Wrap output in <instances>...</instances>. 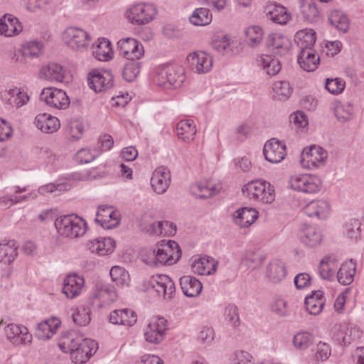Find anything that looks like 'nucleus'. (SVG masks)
Segmentation results:
<instances>
[{
	"mask_svg": "<svg viewBox=\"0 0 364 364\" xmlns=\"http://www.w3.org/2000/svg\"><path fill=\"white\" fill-rule=\"evenodd\" d=\"M185 69L179 65H162L155 69L154 82L166 89L180 87L185 81Z\"/></svg>",
	"mask_w": 364,
	"mask_h": 364,
	"instance_id": "nucleus-1",
	"label": "nucleus"
},
{
	"mask_svg": "<svg viewBox=\"0 0 364 364\" xmlns=\"http://www.w3.org/2000/svg\"><path fill=\"white\" fill-rule=\"evenodd\" d=\"M162 242L156 251L155 250L149 251L147 258L143 256L142 260L144 263L150 266L171 265L180 259L181 251L177 242L171 240L166 242L162 241Z\"/></svg>",
	"mask_w": 364,
	"mask_h": 364,
	"instance_id": "nucleus-2",
	"label": "nucleus"
},
{
	"mask_svg": "<svg viewBox=\"0 0 364 364\" xmlns=\"http://www.w3.org/2000/svg\"><path fill=\"white\" fill-rule=\"evenodd\" d=\"M55 227L59 235L75 239L83 236L87 230V223L76 215H66L55 220Z\"/></svg>",
	"mask_w": 364,
	"mask_h": 364,
	"instance_id": "nucleus-3",
	"label": "nucleus"
},
{
	"mask_svg": "<svg viewBox=\"0 0 364 364\" xmlns=\"http://www.w3.org/2000/svg\"><path fill=\"white\" fill-rule=\"evenodd\" d=\"M289 187L298 192L313 194L321 190V181L315 175L295 174L290 177Z\"/></svg>",
	"mask_w": 364,
	"mask_h": 364,
	"instance_id": "nucleus-4",
	"label": "nucleus"
},
{
	"mask_svg": "<svg viewBox=\"0 0 364 364\" xmlns=\"http://www.w3.org/2000/svg\"><path fill=\"white\" fill-rule=\"evenodd\" d=\"M63 39L68 48L77 52L87 50L90 42L89 34L84 30L76 27L66 28L63 33Z\"/></svg>",
	"mask_w": 364,
	"mask_h": 364,
	"instance_id": "nucleus-5",
	"label": "nucleus"
},
{
	"mask_svg": "<svg viewBox=\"0 0 364 364\" xmlns=\"http://www.w3.org/2000/svg\"><path fill=\"white\" fill-rule=\"evenodd\" d=\"M265 187H269V183L262 180H255L247 183L242 189L243 193L257 201L264 204L272 203L275 199L274 189H267V196H262V191L265 190Z\"/></svg>",
	"mask_w": 364,
	"mask_h": 364,
	"instance_id": "nucleus-6",
	"label": "nucleus"
},
{
	"mask_svg": "<svg viewBox=\"0 0 364 364\" xmlns=\"http://www.w3.org/2000/svg\"><path fill=\"white\" fill-rule=\"evenodd\" d=\"M166 330V319L163 317H153L145 329V340L150 343H160L165 339Z\"/></svg>",
	"mask_w": 364,
	"mask_h": 364,
	"instance_id": "nucleus-7",
	"label": "nucleus"
},
{
	"mask_svg": "<svg viewBox=\"0 0 364 364\" xmlns=\"http://www.w3.org/2000/svg\"><path fill=\"white\" fill-rule=\"evenodd\" d=\"M40 100L48 105L58 109H65L70 105V99L63 90L53 87L43 89Z\"/></svg>",
	"mask_w": 364,
	"mask_h": 364,
	"instance_id": "nucleus-8",
	"label": "nucleus"
},
{
	"mask_svg": "<svg viewBox=\"0 0 364 364\" xmlns=\"http://www.w3.org/2000/svg\"><path fill=\"white\" fill-rule=\"evenodd\" d=\"M328 157V153L322 147L313 145L305 148L301 154V164L309 168L323 166Z\"/></svg>",
	"mask_w": 364,
	"mask_h": 364,
	"instance_id": "nucleus-9",
	"label": "nucleus"
},
{
	"mask_svg": "<svg viewBox=\"0 0 364 364\" xmlns=\"http://www.w3.org/2000/svg\"><path fill=\"white\" fill-rule=\"evenodd\" d=\"M287 147L284 141L276 138L269 139L264 144L263 154L267 161L272 164H278L287 156Z\"/></svg>",
	"mask_w": 364,
	"mask_h": 364,
	"instance_id": "nucleus-10",
	"label": "nucleus"
},
{
	"mask_svg": "<svg viewBox=\"0 0 364 364\" xmlns=\"http://www.w3.org/2000/svg\"><path fill=\"white\" fill-rule=\"evenodd\" d=\"M90 87L95 92H103L113 86V75L107 70H92L88 77Z\"/></svg>",
	"mask_w": 364,
	"mask_h": 364,
	"instance_id": "nucleus-11",
	"label": "nucleus"
},
{
	"mask_svg": "<svg viewBox=\"0 0 364 364\" xmlns=\"http://www.w3.org/2000/svg\"><path fill=\"white\" fill-rule=\"evenodd\" d=\"M149 284L164 299H171L176 291L175 283L167 275L158 274L153 276L149 281Z\"/></svg>",
	"mask_w": 364,
	"mask_h": 364,
	"instance_id": "nucleus-12",
	"label": "nucleus"
},
{
	"mask_svg": "<svg viewBox=\"0 0 364 364\" xmlns=\"http://www.w3.org/2000/svg\"><path fill=\"white\" fill-rule=\"evenodd\" d=\"M155 14V9L151 6L138 4L130 9L127 18L133 24L144 25L152 21Z\"/></svg>",
	"mask_w": 364,
	"mask_h": 364,
	"instance_id": "nucleus-13",
	"label": "nucleus"
},
{
	"mask_svg": "<svg viewBox=\"0 0 364 364\" xmlns=\"http://www.w3.org/2000/svg\"><path fill=\"white\" fill-rule=\"evenodd\" d=\"M97 343L90 338H82L80 341L77 348L70 353L73 361L75 363L82 364L85 363L97 351Z\"/></svg>",
	"mask_w": 364,
	"mask_h": 364,
	"instance_id": "nucleus-14",
	"label": "nucleus"
},
{
	"mask_svg": "<svg viewBox=\"0 0 364 364\" xmlns=\"http://www.w3.org/2000/svg\"><path fill=\"white\" fill-rule=\"evenodd\" d=\"M119 213L114 210L112 207L100 205L96 214L95 222L105 229H112L119 223Z\"/></svg>",
	"mask_w": 364,
	"mask_h": 364,
	"instance_id": "nucleus-15",
	"label": "nucleus"
},
{
	"mask_svg": "<svg viewBox=\"0 0 364 364\" xmlns=\"http://www.w3.org/2000/svg\"><path fill=\"white\" fill-rule=\"evenodd\" d=\"M190 68L194 72L201 74L209 72L213 66V59L202 51L193 52L187 56Z\"/></svg>",
	"mask_w": 364,
	"mask_h": 364,
	"instance_id": "nucleus-16",
	"label": "nucleus"
},
{
	"mask_svg": "<svg viewBox=\"0 0 364 364\" xmlns=\"http://www.w3.org/2000/svg\"><path fill=\"white\" fill-rule=\"evenodd\" d=\"M120 55L129 59H140L144 55V50L142 45L136 39L127 38L117 43Z\"/></svg>",
	"mask_w": 364,
	"mask_h": 364,
	"instance_id": "nucleus-17",
	"label": "nucleus"
},
{
	"mask_svg": "<svg viewBox=\"0 0 364 364\" xmlns=\"http://www.w3.org/2000/svg\"><path fill=\"white\" fill-rule=\"evenodd\" d=\"M171 182V172L164 166L158 167L153 173L151 184L154 191L158 194L165 193Z\"/></svg>",
	"mask_w": 364,
	"mask_h": 364,
	"instance_id": "nucleus-18",
	"label": "nucleus"
},
{
	"mask_svg": "<svg viewBox=\"0 0 364 364\" xmlns=\"http://www.w3.org/2000/svg\"><path fill=\"white\" fill-rule=\"evenodd\" d=\"M6 337L14 344L30 343L32 336L23 326L10 323L5 327Z\"/></svg>",
	"mask_w": 364,
	"mask_h": 364,
	"instance_id": "nucleus-19",
	"label": "nucleus"
},
{
	"mask_svg": "<svg viewBox=\"0 0 364 364\" xmlns=\"http://www.w3.org/2000/svg\"><path fill=\"white\" fill-rule=\"evenodd\" d=\"M137 320L136 313L129 309H116L110 312L109 321L115 325L133 326Z\"/></svg>",
	"mask_w": 364,
	"mask_h": 364,
	"instance_id": "nucleus-20",
	"label": "nucleus"
},
{
	"mask_svg": "<svg viewBox=\"0 0 364 364\" xmlns=\"http://www.w3.org/2000/svg\"><path fill=\"white\" fill-rule=\"evenodd\" d=\"M84 285V279L77 274L68 275L63 282V293L68 298L73 299L77 296L81 291Z\"/></svg>",
	"mask_w": 364,
	"mask_h": 364,
	"instance_id": "nucleus-21",
	"label": "nucleus"
},
{
	"mask_svg": "<svg viewBox=\"0 0 364 364\" xmlns=\"http://www.w3.org/2000/svg\"><path fill=\"white\" fill-rule=\"evenodd\" d=\"M34 124L44 133H53L60 128L58 119L47 113L38 114L35 118Z\"/></svg>",
	"mask_w": 364,
	"mask_h": 364,
	"instance_id": "nucleus-22",
	"label": "nucleus"
},
{
	"mask_svg": "<svg viewBox=\"0 0 364 364\" xmlns=\"http://www.w3.org/2000/svg\"><path fill=\"white\" fill-rule=\"evenodd\" d=\"M60 324V321L56 318L45 320L36 326V336L40 340H48L55 333Z\"/></svg>",
	"mask_w": 364,
	"mask_h": 364,
	"instance_id": "nucleus-23",
	"label": "nucleus"
},
{
	"mask_svg": "<svg viewBox=\"0 0 364 364\" xmlns=\"http://www.w3.org/2000/svg\"><path fill=\"white\" fill-rule=\"evenodd\" d=\"M300 67L305 71H314L320 62V58L316 55L314 49L299 50L297 59Z\"/></svg>",
	"mask_w": 364,
	"mask_h": 364,
	"instance_id": "nucleus-24",
	"label": "nucleus"
},
{
	"mask_svg": "<svg viewBox=\"0 0 364 364\" xmlns=\"http://www.w3.org/2000/svg\"><path fill=\"white\" fill-rule=\"evenodd\" d=\"M303 211L309 217L324 219L329 213V205L325 200H311L304 206Z\"/></svg>",
	"mask_w": 364,
	"mask_h": 364,
	"instance_id": "nucleus-25",
	"label": "nucleus"
},
{
	"mask_svg": "<svg viewBox=\"0 0 364 364\" xmlns=\"http://www.w3.org/2000/svg\"><path fill=\"white\" fill-rule=\"evenodd\" d=\"M325 300L321 291H314L311 294L306 296L304 301L306 310L311 315H318L323 307Z\"/></svg>",
	"mask_w": 364,
	"mask_h": 364,
	"instance_id": "nucleus-26",
	"label": "nucleus"
},
{
	"mask_svg": "<svg viewBox=\"0 0 364 364\" xmlns=\"http://www.w3.org/2000/svg\"><path fill=\"white\" fill-rule=\"evenodd\" d=\"M180 285L183 293L188 297L198 296L203 289L201 282L196 278L190 275L181 277Z\"/></svg>",
	"mask_w": 364,
	"mask_h": 364,
	"instance_id": "nucleus-27",
	"label": "nucleus"
},
{
	"mask_svg": "<svg viewBox=\"0 0 364 364\" xmlns=\"http://www.w3.org/2000/svg\"><path fill=\"white\" fill-rule=\"evenodd\" d=\"M22 30L18 19L11 14H5L0 19V33L5 36L18 34Z\"/></svg>",
	"mask_w": 364,
	"mask_h": 364,
	"instance_id": "nucleus-28",
	"label": "nucleus"
},
{
	"mask_svg": "<svg viewBox=\"0 0 364 364\" xmlns=\"http://www.w3.org/2000/svg\"><path fill=\"white\" fill-rule=\"evenodd\" d=\"M316 40V32L313 29L300 30L294 36V42L299 50L314 49Z\"/></svg>",
	"mask_w": 364,
	"mask_h": 364,
	"instance_id": "nucleus-29",
	"label": "nucleus"
},
{
	"mask_svg": "<svg viewBox=\"0 0 364 364\" xmlns=\"http://www.w3.org/2000/svg\"><path fill=\"white\" fill-rule=\"evenodd\" d=\"M65 73V70L62 65L52 63L41 68L40 75L46 80L61 82L64 80Z\"/></svg>",
	"mask_w": 364,
	"mask_h": 364,
	"instance_id": "nucleus-30",
	"label": "nucleus"
},
{
	"mask_svg": "<svg viewBox=\"0 0 364 364\" xmlns=\"http://www.w3.org/2000/svg\"><path fill=\"white\" fill-rule=\"evenodd\" d=\"M197 132L194 122L190 119L181 120L176 125L178 136L186 143H191Z\"/></svg>",
	"mask_w": 364,
	"mask_h": 364,
	"instance_id": "nucleus-31",
	"label": "nucleus"
},
{
	"mask_svg": "<svg viewBox=\"0 0 364 364\" xmlns=\"http://www.w3.org/2000/svg\"><path fill=\"white\" fill-rule=\"evenodd\" d=\"M356 269V262L353 259L343 263L338 271V282L343 285H348L353 281Z\"/></svg>",
	"mask_w": 364,
	"mask_h": 364,
	"instance_id": "nucleus-32",
	"label": "nucleus"
},
{
	"mask_svg": "<svg viewBox=\"0 0 364 364\" xmlns=\"http://www.w3.org/2000/svg\"><path fill=\"white\" fill-rule=\"evenodd\" d=\"M234 217L236 224L241 228H247L257 218L258 213L255 208L245 207L237 210Z\"/></svg>",
	"mask_w": 364,
	"mask_h": 364,
	"instance_id": "nucleus-33",
	"label": "nucleus"
},
{
	"mask_svg": "<svg viewBox=\"0 0 364 364\" xmlns=\"http://www.w3.org/2000/svg\"><path fill=\"white\" fill-rule=\"evenodd\" d=\"M267 16L273 22L279 24H286L291 16L286 8L279 4H271L266 8Z\"/></svg>",
	"mask_w": 364,
	"mask_h": 364,
	"instance_id": "nucleus-34",
	"label": "nucleus"
},
{
	"mask_svg": "<svg viewBox=\"0 0 364 364\" xmlns=\"http://www.w3.org/2000/svg\"><path fill=\"white\" fill-rule=\"evenodd\" d=\"M89 250L99 255H106L112 252L114 248V241L110 237H103L90 241L87 244Z\"/></svg>",
	"mask_w": 364,
	"mask_h": 364,
	"instance_id": "nucleus-35",
	"label": "nucleus"
},
{
	"mask_svg": "<svg viewBox=\"0 0 364 364\" xmlns=\"http://www.w3.org/2000/svg\"><path fill=\"white\" fill-rule=\"evenodd\" d=\"M327 2L328 0H319ZM300 10L304 19L307 22H315L319 18L320 11L314 0H301Z\"/></svg>",
	"mask_w": 364,
	"mask_h": 364,
	"instance_id": "nucleus-36",
	"label": "nucleus"
},
{
	"mask_svg": "<svg viewBox=\"0 0 364 364\" xmlns=\"http://www.w3.org/2000/svg\"><path fill=\"white\" fill-rule=\"evenodd\" d=\"M338 266V260L333 256L326 255L320 262L318 272L321 277L326 280H332Z\"/></svg>",
	"mask_w": 364,
	"mask_h": 364,
	"instance_id": "nucleus-37",
	"label": "nucleus"
},
{
	"mask_svg": "<svg viewBox=\"0 0 364 364\" xmlns=\"http://www.w3.org/2000/svg\"><path fill=\"white\" fill-rule=\"evenodd\" d=\"M217 263L210 257H203L193 263L192 271L201 275H209L215 272Z\"/></svg>",
	"mask_w": 364,
	"mask_h": 364,
	"instance_id": "nucleus-38",
	"label": "nucleus"
},
{
	"mask_svg": "<svg viewBox=\"0 0 364 364\" xmlns=\"http://www.w3.org/2000/svg\"><path fill=\"white\" fill-rule=\"evenodd\" d=\"M301 241L309 247H315L322 240L321 230L314 226H307L303 229L300 235Z\"/></svg>",
	"mask_w": 364,
	"mask_h": 364,
	"instance_id": "nucleus-39",
	"label": "nucleus"
},
{
	"mask_svg": "<svg viewBox=\"0 0 364 364\" xmlns=\"http://www.w3.org/2000/svg\"><path fill=\"white\" fill-rule=\"evenodd\" d=\"M256 62L257 65L270 76L277 75L281 70L280 62L271 55H262L257 57Z\"/></svg>",
	"mask_w": 364,
	"mask_h": 364,
	"instance_id": "nucleus-40",
	"label": "nucleus"
},
{
	"mask_svg": "<svg viewBox=\"0 0 364 364\" xmlns=\"http://www.w3.org/2000/svg\"><path fill=\"white\" fill-rule=\"evenodd\" d=\"M18 247L14 240L0 242V262L10 264L17 256Z\"/></svg>",
	"mask_w": 364,
	"mask_h": 364,
	"instance_id": "nucleus-41",
	"label": "nucleus"
},
{
	"mask_svg": "<svg viewBox=\"0 0 364 364\" xmlns=\"http://www.w3.org/2000/svg\"><path fill=\"white\" fill-rule=\"evenodd\" d=\"M287 274L284 263L280 260L272 261L267 269V276L269 280L277 283L282 280Z\"/></svg>",
	"mask_w": 364,
	"mask_h": 364,
	"instance_id": "nucleus-42",
	"label": "nucleus"
},
{
	"mask_svg": "<svg viewBox=\"0 0 364 364\" xmlns=\"http://www.w3.org/2000/svg\"><path fill=\"white\" fill-rule=\"evenodd\" d=\"M193 195L199 198H208L218 193L217 188L210 182H199L191 187Z\"/></svg>",
	"mask_w": 364,
	"mask_h": 364,
	"instance_id": "nucleus-43",
	"label": "nucleus"
},
{
	"mask_svg": "<svg viewBox=\"0 0 364 364\" xmlns=\"http://www.w3.org/2000/svg\"><path fill=\"white\" fill-rule=\"evenodd\" d=\"M328 20L330 23L343 33H346L349 28V19L341 11L333 10L331 12Z\"/></svg>",
	"mask_w": 364,
	"mask_h": 364,
	"instance_id": "nucleus-44",
	"label": "nucleus"
},
{
	"mask_svg": "<svg viewBox=\"0 0 364 364\" xmlns=\"http://www.w3.org/2000/svg\"><path fill=\"white\" fill-rule=\"evenodd\" d=\"M141 64L139 59L127 60L122 70L124 79L128 82L134 81L140 72Z\"/></svg>",
	"mask_w": 364,
	"mask_h": 364,
	"instance_id": "nucleus-45",
	"label": "nucleus"
},
{
	"mask_svg": "<svg viewBox=\"0 0 364 364\" xmlns=\"http://www.w3.org/2000/svg\"><path fill=\"white\" fill-rule=\"evenodd\" d=\"M189 20L195 26H206L212 21V14L206 8H198L193 12Z\"/></svg>",
	"mask_w": 364,
	"mask_h": 364,
	"instance_id": "nucleus-46",
	"label": "nucleus"
},
{
	"mask_svg": "<svg viewBox=\"0 0 364 364\" xmlns=\"http://www.w3.org/2000/svg\"><path fill=\"white\" fill-rule=\"evenodd\" d=\"M43 44L37 41H31L22 46L21 53L26 58H35L43 53Z\"/></svg>",
	"mask_w": 364,
	"mask_h": 364,
	"instance_id": "nucleus-47",
	"label": "nucleus"
},
{
	"mask_svg": "<svg viewBox=\"0 0 364 364\" xmlns=\"http://www.w3.org/2000/svg\"><path fill=\"white\" fill-rule=\"evenodd\" d=\"M82 336H77L72 333L63 336L62 340L59 342V348L66 353H71L75 348H77L80 341H82Z\"/></svg>",
	"mask_w": 364,
	"mask_h": 364,
	"instance_id": "nucleus-48",
	"label": "nucleus"
},
{
	"mask_svg": "<svg viewBox=\"0 0 364 364\" xmlns=\"http://www.w3.org/2000/svg\"><path fill=\"white\" fill-rule=\"evenodd\" d=\"M90 313L91 310L89 306H80L73 313V321L77 326H87L91 321Z\"/></svg>",
	"mask_w": 364,
	"mask_h": 364,
	"instance_id": "nucleus-49",
	"label": "nucleus"
},
{
	"mask_svg": "<svg viewBox=\"0 0 364 364\" xmlns=\"http://www.w3.org/2000/svg\"><path fill=\"white\" fill-rule=\"evenodd\" d=\"M336 333L335 335L337 342L343 346L350 344L353 338H352V329L348 328L346 323L339 324L335 326Z\"/></svg>",
	"mask_w": 364,
	"mask_h": 364,
	"instance_id": "nucleus-50",
	"label": "nucleus"
},
{
	"mask_svg": "<svg viewBox=\"0 0 364 364\" xmlns=\"http://www.w3.org/2000/svg\"><path fill=\"white\" fill-rule=\"evenodd\" d=\"M333 111L337 119L341 122L350 120L353 114V108L351 105H343L341 102L335 104Z\"/></svg>",
	"mask_w": 364,
	"mask_h": 364,
	"instance_id": "nucleus-51",
	"label": "nucleus"
},
{
	"mask_svg": "<svg viewBox=\"0 0 364 364\" xmlns=\"http://www.w3.org/2000/svg\"><path fill=\"white\" fill-rule=\"evenodd\" d=\"M246 41L251 47L257 46L260 43L263 37V31L258 26L247 28L245 31Z\"/></svg>",
	"mask_w": 364,
	"mask_h": 364,
	"instance_id": "nucleus-52",
	"label": "nucleus"
},
{
	"mask_svg": "<svg viewBox=\"0 0 364 364\" xmlns=\"http://www.w3.org/2000/svg\"><path fill=\"white\" fill-rule=\"evenodd\" d=\"M314 336L308 332L296 333L293 338L294 346L299 350H305L313 343Z\"/></svg>",
	"mask_w": 364,
	"mask_h": 364,
	"instance_id": "nucleus-53",
	"label": "nucleus"
},
{
	"mask_svg": "<svg viewBox=\"0 0 364 364\" xmlns=\"http://www.w3.org/2000/svg\"><path fill=\"white\" fill-rule=\"evenodd\" d=\"M273 90L279 100H286L291 95L292 89L287 81H278L274 84Z\"/></svg>",
	"mask_w": 364,
	"mask_h": 364,
	"instance_id": "nucleus-54",
	"label": "nucleus"
},
{
	"mask_svg": "<svg viewBox=\"0 0 364 364\" xmlns=\"http://www.w3.org/2000/svg\"><path fill=\"white\" fill-rule=\"evenodd\" d=\"M263 257L258 252L252 250L247 251L244 258L245 265L252 269H257L263 263Z\"/></svg>",
	"mask_w": 364,
	"mask_h": 364,
	"instance_id": "nucleus-55",
	"label": "nucleus"
},
{
	"mask_svg": "<svg viewBox=\"0 0 364 364\" xmlns=\"http://www.w3.org/2000/svg\"><path fill=\"white\" fill-rule=\"evenodd\" d=\"M224 317L225 321L233 327H237L240 323L237 307L233 304L226 306Z\"/></svg>",
	"mask_w": 364,
	"mask_h": 364,
	"instance_id": "nucleus-56",
	"label": "nucleus"
},
{
	"mask_svg": "<svg viewBox=\"0 0 364 364\" xmlns=\"http://www.w3.org/2000/svg\"><path fill=\"white\" fill-rule=\"evenodd\" d=\"M112 279L118 285H124L129 280L128 272L119 266H114L110 269L109 272Z\"/></svg>",
	"mask_w": 364,
	"mask_h": 364,
	"instance_id": "nucleus-57",
	"label": "nucleus"
},
{
	"mask_svg": "<svg viewBox=\"0 0 364 364\" xmlns=\"http://www.w3.org/2000/svg\"><path fill=\"white\" fill-rule=\"evenodd\" d=\"M360 223L357 219H351L345 225L346 235L350 239L357 240L360 234Z\"/></svg>",
	"mask_w": 364,
	"mask_h": 364,
	"instance_id": "nucleus-58",
	"label": "nucleus"
},
{
	"mask_svg": "<svg viewBox=\"0 0 364 364\" xmlns=\"http://www.w3.org/2000/svg\"><path fill=\"white\" fill-rule=\"evenodd\" d=\"M67 129L70 136L75 140H78L84 132V125L78 120H71L68 122Z\"/></svg>",
	"mask_w": 364,
	"mask_h": 364,
	"instance_id": "nucleus-59",
	"label": "nucleus"
},
{
	"mask_svg": "<svg viewBox=\"0 0 364 364\" xmlns=\"http://www.w3.org/2000/svg\"><path fill=\"white\" fill-rule=\"evenodd\" d=\"M325 88L331 94L338 95L345 88V82L339 78L326 79Z\"/></svg>",
	"mask_w": 364,
	"mask_h": 364,
	"instance_id": "nucleus-60",
	"label": "nucleus"
},
{
	"mask_svg": "<svg viewBox=\"0 0 364 364\" xmlns=\"http://www.w3.org/2000/svg\"><path fill=\"white\" fill-rule=\"evenodd\" d=\"M272 311L279 316L284 317L288 316L287 303L282 299H277L271 304Z\"/></svg>",
	"mask_w": 364,
	"mask_h": 364,
	"instance_id": "nucleus-61",
	"label": "nucleus"
},
{
	"mask_svg": "<svg viewBox=\"0 0 364 364\" xmlns=\"http://www.w3.org/2000/svg\"><path fill=\"white\" fill-rule=\"evenodd\" d=\"M287 40L280 34L270 35L267 40V46L269 48L279 50L283 48Z\"/></svg>",
	"mask_w": 364,
	"mask_h": 364,
	"instance_id": "nucleus-62",
	"label": "nucleus"
},
{
	"mask_svg": "<svg viewBox=\"0 0 364 364\" xmlns=\"http://www.w3.org/2000/svg\"><path fill=\"white\" fill-rule=\"evenodd\" d=\"M96 154L91 152L89 149H81L75 154V160L79 164H87L92 161Z\"/></svg>",
	"mask_w": 364,
	"mask_h": 364,
	"instance_id": "nucleus-63",
	"label": "nucleus"
},
{
	"mask_svg": "<svg viewBox=\"0 0 364 364\" xmlns=\"http://www.w3.org/2000/svg\"><path fill=\"white\" fill-rule=\"evenodd\" d=\"M331 350L326 343L320 341L316 346V358L318 360L323 361L331 355Z\"/></svg>",
	"mask_w": 364,
	"mask_h": 364,
	"instance_id": "nucleus-64",
	"label": "nucleus"
}]
</instances>
